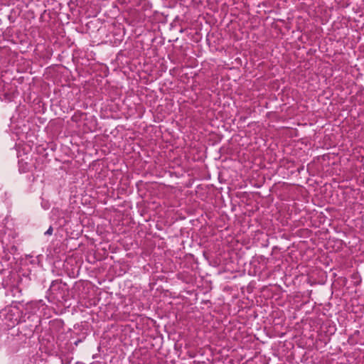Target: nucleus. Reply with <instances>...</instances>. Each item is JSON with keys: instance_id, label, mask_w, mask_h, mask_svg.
<instances>
[{"instance_id": "1", "label": "nucleus", "mask_w": 364, "mask_h": 364, "mask_svg": "<svg viewBox=\"0 0 364 364\" xmlns=\"http://www.w3.org/2000/svg\"><path fill=\"white\" fill-rule=\"evenodd\" d=\"M42 305V301H31L26 304V311L31 314H35L39 310V308Z\"/></svg>"}, {"instance_id": "2", "label": "nucleus", "mask_w": 364, "mask_h": 364, "mask_svg": "<svg viewBox=\"0 0 364 364\" xmlns=\"http://www.w3.org/2000/svg\"><path fill=\"white\" fill-rule=\"evenodd\" d=\"M18 164H19V171L21 172L25 173V172H27L29 171L30 166H28L27 163H25V166H24L23 159H21L18 161Z\"/></svg>"}, {"instance_id": "3", "label": "nucleus", "mask_w": 364, "mask_h": 364, "mask_svg": "<svg viewBox=\"0 0 364 364\" xmlns=\"http://www.w3.org/2000/svg\"><path fill=\"white\" fill-rule=\"evenodd\" d=\"M53 233V228L52 227H50L46 232H45V235H52Z\"/></svg>"}, {"instance_id": "4", "label": "nucleus", "mask_w": 364, "mask_h": 364, "mask_svg": "<svg viewBox=\"0 0 364 364\" xmlns=\"http://www.w3.org/2000/svg\"><path fill=\"white\" fill-rule=\"evenodd\" d=\"M16 321H17V318H15V321H14L12 324L14 325Z\"/></svg>"}]
</instances>
